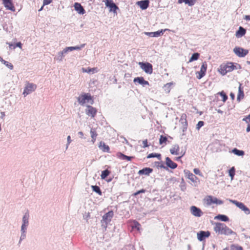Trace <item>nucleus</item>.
Returning a JSON list of instances; mask_svg holds the SVG:
<instances>
[{"mask_svg":"<svg viewBox=\"0 0 250 250\" xmlns=\"http://www.w3.org/2000/svg\"><path fill=\"white\" fill-rule=\"evenodd\" d=\"M214 231L218 234L230 235H236V233L229 228L225 224L220 222L215 223L213 228Z\"/></svg>","mask_w":250,"mask_h":250,"instance_id":"f257e3e1","label":"nucleus"},{"mask_svg":"<svg viewBox=\"0 0 250 250\" xmlns=\"http://www.w3.org/2000/svg\"><path fill=\"white\" fill-rule=\"evenodd\" d=\"M240 69H241L240 64L232 62H228L226 64H221L218 69V71L222 75H225L228 72Z\"/></svg>","mask_w":250,"mask_h":250,"instance_id":"f03ea898","label":"nucleus"},{"mask_svg":"<svg viewBox=\"0 0 250 250\" xmlns=\"http://www.w3.org/2000/svg\"><path fill=\"white\" fill-rule=\"evenodd\" d=\"M229 201L243 211L246 215L250 214V209L243 203L232 199H229Z\"/></svg>","mask_w":250,"mask_h":250,"instance_id":"7ed1b4c3","label":"nucleus"},{"mask_svg":"<svg viewBox=\"0 0 250 250\" xmlns=\"http://www.w3.org/2000/svg\"><path fill=\"white\" fill-rule=\"evenodd\" d=\"M165 164L166 165V166H165L164 164H161V166H160L161 168H164L166 169V170H168L169 168H171L172 169H175L178 165L176 163L173 162L171 159L168 157H167L165 159Z\"/></svg>","mask_w":250,"mask_h":250,"instance_id":"20e7f679","label":"nucleus"},{"mask_svg":"<svg viewBox=\"0 0 250 250\" xmlns=\"http://www.w3.org/2000/svg\"><path fill=\"white\" fill-rule=\"evenodd\" d=\"M140 68L146 74H151L153 72V66L148 62H139L138 63Z\"/></svg>","mask_w":250,"mask_h":250,"instance_id":"39448f33","label":"nucleus"},{"mask_svg":"<svg viewBox=\"0 0 250 250\" xmlns=\"http://www.w3.org/2000/svg\"><path fill=\"white\" fill-rule=\"evenodd\" d=\"M105 2L106 7L109 8V11L117 14V11L119 9V7L114 2L113 0H103Z\"/></svg>","mask_w":250,"mask_h":250,"instance_id":"423d86ee","label":"nucleus"},{"mask_svg":"<svg viewBox=\"0 0 250 250\" xmlns=\"http://www.w3.org/2000/svg\"><path fill=\"white\" fill-rule=\"evenodd\" d=\"M91 100V95L89 93H84L81 94L78 98V103L82 105H83L86 103Z\"/></svg>","mask_w":250,"mask_h":250,"instance_id":"0eeeda50","label":"nucleus"},{"mask_svg":"<svg viewBox=\"0 0 250 250\" xmlns=\"http://www.w3.org/2000/svg\"><path fill=\"white\" fill-rule=\"evenodd\" d=\"M233 52L239 57H245L248 53L249 50L241 47L236 46L233 49Z\"/></svg>","mask_w":250,"mask_h":250,"instance_id":"6e6552de","label":"nucleus"},{"mask_svg":"<svg viewBox=\"0 0 250 250\" xmlns=\"http://www.w3.org/2000/svg\"><path fill=\"white\" fill-rule=\"evenodd\" d=\"M206 202L208 205H211L212 204L222 205L224 203L223 201L218 199L217 198L211 195H209L207 197Z\"/></svg>","mask_w":250,"mask_h":250,"instance_id":"1a4fd4ad","label":"nucleus"},{"mask_svg":"<svg viewBox=\"0 0 250 250\" xmlns=\"http://www.w3.org/2000/svg\"><path fill=\"white\" fill-rule=\"evenodd\" d=\"M207 64L206 62H204L202 63L200 71H197L196 72V77L198 79H201L205 76L207 72Z\"/></svg>","mask_w":250,"mask_h":250,"instance_id":"9d476101","label":"nucleus"},{"mask_svg":"<svg viewBox=\"0 0 250 250\" xmlns=\"http://www.w3.org/2000/svg\"><path fill=\"white\" fill-rule=\"evenodd\" d=\"M36 88V84L33 83H28L24 89L23 94L25 96L35 91Z\"/></svg>","mask_w":250,"mask_h":250,"instance_id":"9b49d317","label":"nucleus"},{"mask_svg":"<svg viewBox=\"0 0 250 250\" xmlns=\"http://www.w3.org/2000/svg\"><path fill=\"white\" fill-rule=\"evenodd\" d=\"M114 215L113 211L111 210L108 212L105 213L102 217V220H101V223H106V224H108L111 221L112 218H113Z\"/></svg>","mask_w":250,"mask_h":250,"instance_id":"f8f14e48","label":"nucleus"},{"mask_svg":"<svg viewBox=\"0 0 250 250\" xmlns=\"http://www.w3.org/2000/svg\"><path fill=\"white\" fill-rule=\"evenodd\" d=\"M210 235L209 231L201 230L197 234V239L199 241H203L206 238H208Z\"/></svg>","mask_w":250,"mask_h":250,"instance_id":"ddd939ff","label":"nucleus"},{"mask_svg":"<svg viewBox=\"0 0 250 250\" xmlns=\"http://www.w3.org/2000/svg\"><path fill=\"white\" fill-rule=\"evenodd\" d=\"M29 214L28 212L25 213L22 218V225L21 229H27V228L29 225Z\"/></svg>","mask_w":250,"mask_h":250,"instance_id":"4468645a","label":"nucleus"},{"mask_svg":"<svg viewBox=\"0 0 250 250\" xmlns=\"http://www.w3.org/2000/svg\"><path fill=\"white\" fill-rule=\"evenodd\" d=\"M167 29H161L155 32H145V34L151 37H158L162 36Z\"/></svg>","mask_w":250,"mask_h":250,"instance_id":"2eb2a0df","label":"nucleus"},{"mask_svg":"<svg viewBox=\"0 0 250 250\" xmlns=\"http://www.w3.org/2000/svg\"><path fill=\"white\" fill-rule=\"evenodd\" d=\"M86 107L87 109L85 110L86 115L92 118L94 117L97 112V109L90 105H87Z\"/></svg>","mask_w":250,"mask_h":250,"instance_id":"dca6fc26","label":"nucleus"},{"mask_svg":"<svg viewBox=\"0 0 250 250\" xmlns=\"http://www.w3.org/2000/svg\"><path fill=\"white\" fill-rule=\"evenodd\" d=\"M149 0H141L136 2V5L143 10L146 9L149 6Z\"/></svg>","mask_w":250,"mask_h":250,"instance_id":"f3484780","label":"nucleus"},{"mask_svg":"<svg viewBox=\"0 0 250 250\" xmlns=\"http://www.w3.org/2000/svg\"><path fill=\"white\" fill-rule=\"evenodd\" d=\"M190 212L193 215L196 217H200L203 214L200 208L194 206H192L190 207Z\"/></svg>","mask_w":250,"mask_h":250,"instance_id":"a211bd4d","label":"nucleus"},{"mask_svg":"<svg viewBox=\"0 0 250 250\" xmlns=\"http://www.w3.org/2000/svg\"><path fill=\"white\" fill-rule=\"evenodd\" d=\"M134 83H138L139 84L145 86V85H148L149 84V82L145 80L143 77H135L133 80Z\"/></svg>","mask_w":250,"mask_h":250,"instance_id":"6ab92c4d","label":"nucleus"},{"mask_svg":"<svg viewBox=\"0 0 250 250\" xmlns=\"http://www.w3.org/2000/svg\"><path fill=\"white\" fill-rule=\"evenodd\" d=\"M3 4L7 9L14 12L15 8L12 2V0H2Z\"/></svg>","mask_w":250,"mask_h":250,"instance_id":"aec40b11","label":"nucleus"},{"mask_svg":"<svg viewBox=\"0 0 250 250\" xmlns=\"http://www.w3.org/2000/svg\"><path fill=\"white\" fill-rule=\"evenodd\" d=\"M74 9L78 14L83 15L85 13V10L81 3L75 2L74 4Z\"/></svg>","mask_w":250,"mask_h":250,"instance_id":"412c9836","label":"nucleus"},{"mask_svg":"<svg viewBox=\"0 0 250 250\" xmlns=\"http://www.w3.org/2000/svg\"><path fill=\"white\" fill-rule=\"evenodd\" d=\"M153 169L149 167H146L139 170L138 173L140 175L148 176L153 171Z\"/></svg>","mask_w":250,"mask_h":250,"instance_id":"4be33fe9","label":"nucleus"},{"mask_svg":"<svg viewBox=\"0 0 250 250\" xmlns=\"http://www.w3.org/2000/svg\"><path fill=\"white\" fill-rule=\"evenodd\" d=\"M184 173L186 175V176H187L188 178L192 182H196V180L198 179V178L193 173L190 172V171L185 169L184 170Z\"/></svg>","mask_w":250,"mask_h":250,"instance_id":"5701e85b","label":"nucleus"},{"mask_svg":"<svg viewBox=\"0 0 250 250\" xmlns=\"http://www.w3.org/2000/svg\"><path fill=\"white\" fill-rule=\"evenodd\" d=\"M244 97V93L243 90V87L242 84L239 83V86L238 87V93L237 96V101L238 102L241 101Z\"/></svg>","mask_w":250,"mask_h":250,"instance_id":"b1692460","label":"nucleus"},{"mask_svg":"<svg viewBox=\"0 0 250 250\" xmlns=\"http://www.w3.org/2000/svg\"><path fill=\"white\" fill-rule=\"evenodd\" d=\"M246 33V29L242 26H239L238 29L236 31L235 36L237 38H241Z\"/></svg>","mask_w":250,"mask_h":250,"instance_id":"393cba45","label":"nucleus"},{"mask_svg":"<svg viewBox=\"0 0 250 250\" xmlns=\"http://www.w3.org/2000/svg\"><path fill=\"white\" fill-rule=\"evenodd\" d=\"M117 157L121 160H126L127 161H130L133 158H134L133 156H128L125 155L122 152H118L117 154Z\"/></svg>","mask_w":250,"mask_h":250,"instance_id":"a878e982","label":"nucleus"},{"mask_svg":"<svg viewBox=\"0 0 250 250\" xmlns=\"http://www.w3.org/2000/svg\"><path fill=\"white\" fill-rule=\"evenodd\" d=\"M99 148L102 150L104 152H109V147L108 146L106 145L104 142L101 141L99 143Z\"/></svg>","mask_w":250,"mask_h":250,"instance_id":"bb28decb","label":"nucleus"},{"mask_svg":"<svg viewBox=\"0 0 250 250\" xmlns=\"http://www.w3.org/2000/svg\"><path fill=\"white\" fill-rule=\"evenodd\" d=\"M214 219L219 220L220 221L227 222L229 220V217L225 214H218L214 217Z\"/></svg>","mask_w":250,"mask_h":250,"instance_id":"cd10ccee","label":"nucleus"},{"mask_svg":"<svg viewBox=\"0 0 250 250\" xmlns=\"http://www.w3.org/2000/svg\"><path fill=\"white\" fill-rule=\"evenodd\" d=\"M179 146L177 144L173 145L171 148L170 149L169 151L172 155H178L179 154Z\"/></svg>","mask_w":250,"mask_h":250,"instance_id":"c85d7f7f","label":"nucleus"},{"mask_svg":"<svg viewBox=\"0 0 250 250\" xmlns=\"http://www.w3.org/2000/svg\"><path fill=\"white\" fill-rule=\"evenodd\" d=\"M185 2V4H188L189 6L194 5L196 2V0H178L179 3Z\"/></svg>","mask_w":250,"mask_h":250,"instance_id":"c756f323","label":"nucleus"},{"mask_svg":"<svg viewBox=\"0 0 250 250\" xmlns=\"http://www.w3.org/2000/svg\"><path fill=\"white\" fill-rule=\"evenodd\" d=\"M232 153L238 156H243L245 154V152L242 150H240L237 148H234L232 151Z\"/></svg>","mask_w":250,"mask_h":250,"instance_id":"7c9ffc66","label":"nucleus"},{"mask_svg":"<svg viewBox=\"0 0 250 250\" xmlns=\"http://www.w3.org/2000/svg\"><path fill=\"white\" fill-rule=\"evenodd\" d=\"M91 188L92 189V191L93 192H96L98 195L101 196L102 195V190L100 188V187L97 186V185H92L91 186Z\"/></svg>","mask_w":250,"mask_h":250,"instance_id":"2f4dec72","label":"nucleus"},{"mask_svg":"<svg viewBox=\"0 0 250 250\" xmlns=\"http://www.w3.org/2000/svg\"><path fill=\"white\" fill-rule=\"evenodd\" d=\"M161 154L160 153H151L147 155L146 158L150 159L152 158H157L159 160H161Z\"/></svg>","mask_w":250,"mask_h":250,"instance_id":"473e14b6","label":"nucleus"},{"mask_svg":"<svg viewBox=\"0 0 250 250\" xmlns=\"http://www.w3.org/2000/svg\"><path fill=\"white\" fill-rule=\"evenodd\" d=\"M7 43L9 44V47L11 49L12 48L15 49L16 47H19L20 48H21V47L22 45V44L20 42H17V43H14V44L12 43H8V42H7Z\"/></svg>","mask_w":250,"mask_h":250,"instance_id":"72a5a7b5","label":"nucleus"},{"mask_svg":"<svg viewBox=\"0 0 250 250\" xmlns=\"http://www.w3.org/2000/svg\"><path fill=\"white\" fill-rule=\"evenodd\" d=\"M111 171L106 169L102 171L101 177L102 180L105 179L110 174Z\"/></svg>","mask_w":250,"mask_h":250,"instance_id":"f704fd0d","label":"nucleus"},{"mask_svg":"<svg viewBox=\"0 0 250 250\" xmlns=\"http://www.w3.org/2000/svg\"><path fill=\"white\" fill-rule=\"evenodd\" d=\"M200 57V54L198 52L194 53L192 54L191 57L189 60V62H192L194 61L197 60Z\"/></svg>","mask_w":250,"mask_h":250,"instance_id":"c9c22d12","label":"nucleus"},{"mask_svg":"<svg viewBox=\"0 0 250 250\" xmlns=\"http://www.w3.org/2000/svg\"><path fill=\"white\" fill-rule=\"evenodd\" d=\"M167 141V136L161 135L159 138L160 145L166 144Z\"/></svg>","mask_w":250,"mask_h":250,"instance_id":"e433bc0d","label":"nucleus"},{"mask_svg":"<svg viewBox=\"0 0 250 250\" xmlns=\"http://www.w3.org/2000/svg\"><path fill=\"white\" fill-rule=\"evenodd\" d=\"M217 94L222 97V101L223 102H225L228 99V95L224 91L219 92Z\"/></svg>","mask_w":250,"mask_h":250,"instance_id":"4c0bfd02","label":"nucleus"},{"mask_svg":"<svg viewBox=\"0 0 250 250\" xmlns=\"http://www.w3.org/2000/svg\"><path fill=\"white\" fill-rule=\"evenodd\" d=\"M90 134H91V137L92 139V141L93 143H94L96 140V137L97 136V133L96 131L94 129L92 128L90 130Z\"/></svg>","mask_w":250,"mask_h":250,"instance_id":"58836bf2","label":"nucleus"},{"mask_svg":"<svg viewBox=\"0 0 250 250\" xmlns=\"http://www.w3.org/2000/svg\"><path fill=\"white\" fill-rule=\"evenodd\" d=\"M235 174V169L234 167H231L229 170V175L231 178V179L232 180L234 178V176Z\"/></svg>","mask_w":250,"mask_h":250,"instance_id":"ea45409f","label":"nucleus"},{"mask_svg":"<svg viewBox=\"0 0 250 250\" xmlns=\"http://www.w3.org/2000/svg\"><path fill=\"white\" fill-rule=\"evenodd\" d=\"M64 56V55L62 54V53L61 51H60L59 52L57 55L55 56V59L61 62L62 61Z\"/></svg>","mask_w":250,"mask_h":250,"instance_id":"a19ab883","label":"nucleus"},{"mask_svg":"<svg viewBox=\"0 0 250 250\" xmlns=\"http://www.w3.org/2000/svg\"><path fill=\"white\" fill-rule=\"evenodd\" d=\"M2 63L4 64L6 66H7L8 68H9L10 70H12L13 69L14 67L13 64L9 62H8L3 60L2 62Z\"/></svg>","mask_w":250,"mask_h":250,"instance_id":"79ce46f5","label":"nucleus"},{"mask_svg":"<svg viewBox=\"0 0 250 250\" xmlns=\"http://www.w3.org/2000/svg\"><path fill=\"white\" fill-rule=\"evenodd\" d=\"M26 230L27 229H21V235L20 237V240L22 241L26 238Z\"/></svg>","mask_w":250,"mask_h":250,"instance_id":"37998d69","label":"nucleus"},{"mask_svg":"<svg viewBox=\"0 0 250 250\" xmlns=\"http://www.w3.org/2000/svg\"><path fill=\"white\" fill-rule=\"evenodd\" d=\"M172 84V83H168L164 85V89L167 92L169 93L170 92V87L171 86Z\"/></svg>","mask_w":250,"mask_h":250,"instance_id":"c03bdc74","label":"nucleus"},{"mask_svg":"<svg viewBox=\"0 0 250 250\" xmlns=\"http://www.w3.org/2000/svg\"><path fill=\"white\" fill-rule=\"evenodd\" d=\"M230 250H243V247L240 246L232 245L230 247Z\"/></svg>","mask_w":250,"mask_h":250,"instance_id":"a18cd8bd","label":"nucleus"},{"mask_svg":"<svg viewBox=\"0 0 250 250\" xmlns=\"http://www.w3.org/2000/svg\"><path fill=\"white\" fill-rule=\"evenodd\" d=\"M205 123L204 121H200L198 122L196 126V129L199 130L202 126H204Z\"/></svg>","mask_w":250,"mask_h":250,"instance_id":"49530a36","label":"nucleus"},{"mask_svg":"<svg viewBox=\"0 0 250 250\" xmlns=\"http://www.w3.org/2000/svg\"><path fill=\"white\" fill-rule=\"evenodd\" d=\"M146 191V189H144V188H142L139 190H138L136 192H134L133 194V195L134 196H137L138 195L141 194V193H145Z\"/></svg>","mask_w":250,"mask_h":250,"instance_id":"de8ad7c7","label":"nucleus"},{"mask_svg":"<svg viewBox=\"0 0 250 250\" xmlns=\"http://www.w3.org/2000/svg\"><path fill=\"white\" fill-rule=\"evenodd\" d=\"M85 45V44L83 43L81 44L80 46L77 45L73 46L74 50H80L84 47Z\"/></svg>","mask_w":250,"mask_h":250,"instance_id":"09e8293b","label":"nucleus"},{"mask_svg":"<svg viewBox=\"0 0 250 250\" xmlns=\"http://www.w3.org/2000/svg\"><path fill=\"white\" fill-rule=\"evenodd\" d=\"M243 121H245L246 123L250 122V114L243 119Z\"/></svg>","mask_w":250,"mask_h":250,"instance_id":"8fccbe9b","label":"nucleus"},{"mask_svg":"<svg viewBox=\"0 0 250 250\" xmlns=\"http://www.w3.org/2000/svg\"><path fill=\"white\" fill-rule=\"evenodd\" d=\"M193 172H194V173L195 174L199 175H200V176H201L202 175V173L200 172V169H198V168H194L193 169Z\"/></svg>","mask_w":250,"mask_h":250,"instance_id":"3c124183","label":"nucleus"},{"mask_svg":"<svg viewBox=\"0 0 250 250\" xmlns=\"http://www.w3.org/2000/svg\"><path fill=\"white\" fill-rule=\"evenodd\" d=\"M53 0H43V5H47L49 4L52 2Z\"/></svg>","mask_w":250,"mask_h":250,"instance_id":"603ef678","label":"nucleus"},{"mask_svg":"<svg viewBox=\"0 0 250 250\" xmlns=\"http://www.w3.org/2000/svg\"><path fill=\"white\" fill-rule=\"evenodd\" d=\"M143 147L144 148H145V147H148L149 146V145L148 144V142H147V139H146L145 140H144L143 141Z\"/></svg>","mask_w":250,"mask_h":250,"instance_id":"864d4df0","label":"nucleus"},{"mask_svg":"<svg viewBox=\"0 0 250 250\" xmlns=\"http://www.w3.org/2000/svg\"><path fill=\"white\" fill-rule=\"evenodd\" d=\"M161 164H163L162 161L161 162H155V165L157 167V168H160V166H161Z\"/></svg>","mask_w":250,"mask_h":250,"instance_id":"5fc2aeb1","label":"nucleus"},{"mask_svg":"<svg viewBox=\"0 0 250 250\" xmlns=\"http://www.w3.org/2000/svg\"><path fill=\"white\" fill-rule=\"evenodd\" d=\"M67 143L66 144V149H67L68 147V146L70 144V143L71 142V137L70 136H67Z\"/></svg>","mask_w":250,"mask_h":250,"instance_id":"6e6d98bb","label":"nucleus"},{"mask_svg":"<svg viewBox=\"0 0 250 250\" xmlns=\"http://www.w3.org/2000/svg\"><path fill=\"white\" fill-rule=\"evenodd\" d=\"M186 117L187 116L186 114H183L181 116L180 122L181 123L182 122H184V121H187Z\"/></svg>","mask_w":250,"mask_h":250,"instance_id":"4d7b16f0","label":"nucleus"},{"mask_svg":"<svg viewBox=\"0 0 250 250\" xmlns=\"http://www.w3.org/2000/svg\"><path fill=\"white\" fill-rule=\"evenodd\" d=\"M181 124L182 125V127H188V122L187 121H184V122H181Z\"/></svg>","mask_w":250,"mask_h":250,"instance_id":"13d9d810","label":"nucleus"},{"mask_svg":"<svg viewBox=\"0 0 250 250\" xmlns=\"http://www.w3.org/2000/svg\"><path fill=\"white\" fill-rule=\"evenodd\" d=\"M90 217V215H89V213H87L86 214H84L83 215V219H85V220H87L88 218Z\"/></svg>","mask_w":250,"mask_h":250,"instance_id":"bf43d9fd","label":"nucleus"},{"mask_svg":"<svg viewBox=\"0 0 250 250\" xmlns=\"http://www.w3.org/2000/svg\"><path fill=\"white\" fill-rule=\"evenodd\" d=\"M1 116L0 117V118L4 120V117L5 116V112H0Z\"/></svg>","mask_w":250,"mask_h":250,"instance_id":"052dcab7","label":"nucleus"},{"mask_svg":"<svg viewBox=\"0 0 250 250\" xmlns=\"http://www.w3.org/2000/svg\"><path fill=\"white\" fill-rule=\"evenodd\" d=\"M186 154V149L185 150H182L180 152V156H182V158Z\"/></svg>","mask_w":250,"mask_h":250,"instance_id":"680f3d73","label":"nucleus"},{"mask_svg":"<svg viewBox=\"0 0 250 250\" xmlns=\"http://www.w3.org/2000/svg\"><path fill=\"white\" fill-rule=\"evenodd\" d=\"M62 54L64 55L65 54L67 53L68 51V50L67 49V48L65 47L64 49H63L62 51H61Z\"/></svg>","mask_w":250,"mask_h":250,"instance_id":"e2e57ef3","label":"nucleus"},{"mask_svg":"<svg viewBox=\"0 0 250 250\" xmlns=\"http://www.w3.org/2000/svg\"><path fill=\"white\" fill-rule=\"evenodd\" d=\"M230 98L233 100L235 98V94L234 93H233V92H231L230 93Z\"/></svg>","mask_w":250,"mask_h":250,"instance_id":"0e129e2a","label":"nucleus"},{"mask_svg":"<svg viewBox=\"0 0 250 250\" xmlns=\"http://www.w3.org/2000/svg\"><path fill=\"white\" fill-rule=\"evenodd\" d=\"M248 125L246 128V131H247V132H250V124H249V123H248Z\"/></svg>","mask_w":250,"mask_h":250,"instance_id":"69168bd1","label":"nucleus"},{"mask_svg":"<svg viewBox=\"0 0 250 250\" xmlns=\"http://www.w3.org/2000/svg\"><path fill=\"white\" fill-rule=\"evenodd\" d=\"M244 19L246 21H250V15H246L244 18Z\"/></svg>","mask_w":250,"mask_h":250,"instance_id":"338daca9","label":"nucleus"},{"mask_svg":"<svg viewBox=\"0 0 250 250\" xmlns=\"http://www.w3.org/2000/svg\"><path fill=\"white\" fill-rule=\"evenodd\" d=\"M67 49L68 50V51H72L74 50L73 46H69V47H66Z\"/></svg>","mask_w":250,"mask_h":250,"instance_id":"774afa93","label":"nucleus"}]
</instances>
